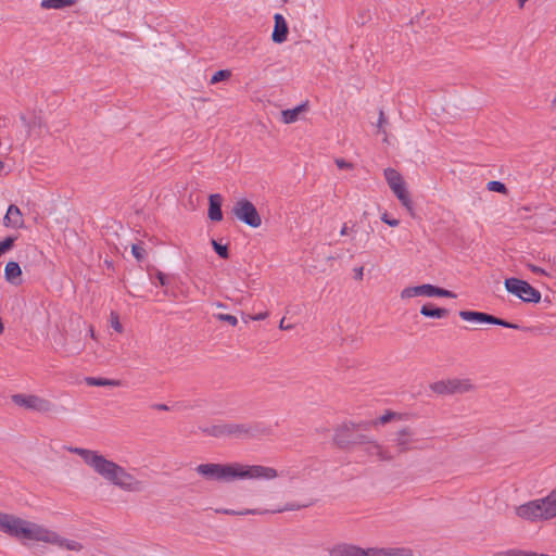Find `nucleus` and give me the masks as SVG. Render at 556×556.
Returning <instances> with one entry per match:
<instances>
[{
	"label": "nucleus",
	"mask_w": 556,
	"mask_h": 556,
	"mask_svg": "<svg viewBox=\"0 0 556 556\" xmlns=\"http://www.w3.org/2000/svg\"><path fill=\"white\" fill-rule=\"evenodd\" d=\"M4 169V163L2 161H0V174H2Z\"/></svg>",
	"instance_id": "09e8293b"
},
{
	"label": "nucleus",
	"mask_w": 556,
	"mask_h": 556,
	"mask_svg": "<svg viewBox=\"0 0 556 556\" xmlns=\"http://www.w3.org/2000/svg\"><path fill=\"white\" fill-rule=\"evenodd\" d=\"M384 123H386L384 114H383V112H382V111H380V113H379V119H378V124H377L378 128H379V129H382V128H383Z\"/></svg>",
	"instance_id": "79ce46f5"
},
{
	"label": "nucleus",
	"mask_w": 556,
	"mask_h": 556,
	"mask_svg": "<svg viewBox=\"0 0 556 556\" xmlns=\"http://www.w3.org/2000/svg\"><path fill=\"white\" fill-rule=\"evenodd\" d=\"M216 306L217 307H224V304L223 303H216Z\"/></svg>",
	"instance_id": "3c124183"
},
{
	"label": "nucleus",
	"mask_w": 556,
	"mask_h": 556,
	"mask_svg": "<svg viewBox=\"0 0 556 556\" xmlns=\"http://www.w3.org/2000/svg\"><path fill=\"white\" fill-rule=\"evenodd\" d=\"M248 316H249V315L243 316V320H244V321L251 320L250 318H248Z\"/></svg>",
	"instance_id": "603ef678"
},
{
	"label": "nucleus",
	"mask_w": 556,
	"mask_h": 556,
	"mask_svg": "<svg viewBox=\"0 0 556 556\" xmlns=\"http://www.w3.org/2000/svg\"><path fill=\"white\" fill-rule=\"evenodd\" d=\"M110 325L111 327L117 331V332H123V326L119 321V317H118V314L115 313V312H111L110 314Z\"/></svg>",
	"instance_id": "72a5a7b5"
},
{
	"label": "nucleus",
	"mask_w": 556,
	"mask_h": 556,
	"mask_svg": "<svg viewBox=\"0 0 556 556\" xmlns=\"http://www.w3.org/2000/svg\"><path fill=\"white\" fill-rule=\"evenodd\" d=\"M476 389L469 378H448L430 384V390L438 395H453L472 392Z\"/></svg>",
	"instance_id": "39448f33"
},
{
	"label": "nucleus",
	"mask_w": 556,
	"mask_h": 556,
	"mask_svg": "<svg viewBox=\"0 0 556 556\" xmlns=\"http://www.w3.org/2000/svg\"><path fill=\"white\" fill-rule=\"evenodd\" d=\"M199 476L208 481L232 482L236 480H274L279 477L276 468L263 465L233 463H205L195 467Z\"/></svg>",
	"instance_id": "f03ea898"
},
{
	"label": "nucleus",
	"mask_w": 556,
	"mask_h": 556,
	"mask_svg": "<svg viewBox=\"0 0 556 556\" xmlns=\"http://www.w3.org/2000/svg\"><path fill=\"white\" fill-rule=\"evenodd\" d=\"M22 522L23 519L17 516L0 513V531L10 536L17 539Z\"/></svg>",
	"instance_id": "f3484780"
},
{
	"label": "nucleus",
	"mask_w": 556,
	"mask_h": 556,
	"mask_svg": "<svg viewBox=\"0 0 556 556\" xmlns=\"http://www.w3.org/2000/svg\"><path fill=\"white\" fill-rule=\"evenodd\" d=\"M22 268L15 261H10L4 267V279L7 282L13 286H20L23 282Z\"/></svg>",
	"instance_id": "412c9836"
},
{
	"label": "nucleus",
	"mask_w": 556,
	"mask_h": 556,
	"mask_svg": "<svg viewBox=\"0 0 556 556\" xmlns=\"http://www.w3.org/2000/svg\"><path fill=\"white\" fill-rule=\"evenodd\" d=\"M420 314L429 318H444L447 315V311L444 308L432 307L430 304H425L420 308Z\"/></svg>",
	"instance_id": "a878e982"
},
{
	"label": "nucleus",
	"mask_w": 556,
	"mask_h": 556,
	"mask_svg": "<svg viewBox=\"0 0 556 556\" xmlns=\"http://www.w3.org/2000/svg\"><path fill=\"white\" fill-rule=\"evenodd\" d=\"M527 1H528V0H517L518 5H519L520 8H523V5L526 4V2H527Z\"/></svg>",
	"instance_id": "49530a36"
},
{
	"label": "nucleus",
	"mask_w": 556,
	"mask_h": 556,
	"mask_svg": "<svg viewBox=\"0 0 556 556\" xmlns=\"http://www.w3.org/2000/svg\"><path fill=\"white\" fill-rule=\"evenodd\" d=\"M383 176L389 188L401 202V204L404 207L410 210L412 199L409 197V192L403 176L396 169L391 167H388L383 170Z\"/></svg>",
	"instance_id": "0eeeda50"
},
{
	"label": "nucleus",
	"mask_w": 556,
	"mask_h": 556,
	"mask_svg": "<svg viewBox=\"0 0 556 556\" xmlns=\"http://www.w3.org/2000/svg\"><path fill=\"white\" fill-rule=\"evenodd\" d=\"M381 220L389 225L390 227H397L400 224V220L396 218H391L388 213L381 214Z\"/></svg>",
	"instance_id": "e433bc0d"
},
{
	"label": "nucleus",
	"mask_w": 556,
	"mask_h": 556,
	"mask_svg": "<svg viewBox=\"0 0 556 556\" xmlns=\"http://www.w3.org/2000/svg\"><path fill=\"white\" fill-rule=\"evenodd\" d=\"M212 245L215 250V252L223 258H228L229 257V253H228V247L227 245H224V244H220L219 242H217L216 240H212Z\"/></svg>",
	"instance_id": "2f4dec72"
},
{
	"label": "nucleus",
	"mask_w": 556,
	"mask_h": 556,
	"mask_svg": "<svg viewBox=\"0 0 556 556\" xmlns=\"http://www.w3.org/2000/svg\"><path fill=\"white\" fill-rule=\"evenodd\" d=\"M231 77V71L229 70H219L213 74L210 79L211 85H216L220 81L228 80Z\"/></svg>",
	"instance_id": "cd10ccee"
},
{
	"label": "nucleus",
	"mask_w": 556,
	"mask_h": 556,
	"mask_svg": "<svg viewBox=\"0 0 556 556\" xmlns=\"http://www.w3.org/2000/svg\"><path fill=\"white\" fill-rule=\"evenodd\" d=\"M459 317L465 321L475 323V324H492V325L503 326L505 328H511V329L518 328V326L515 324L508 323L506 320L500 319L497 317H494L492 315H489V314L482 313V312L460 311Z\"/></svg>",
	"instance_id": "f8f14e48"
},
{
	"label": "nucleus",
	"mask_w": 556,
	"mask_h": 556,
	"mask_svg": "<svg viewBox=\"0 0 556 556\" xmlns=\"http://www.w3.org/2000/svg\"><path fill=\"white\" fill-rule=\"evenodd\" d=\"M67 451L78 455L94 473L114 486L125 492H141L143 490L142 481L99 451L72 446L67 447Z\"/></svg>",
	"instance_id": "f257e3e1"
},
{
	"label": "nucleus",
	"mask_w": 556,
	"mask_h": 556,
	"mask_svg": "<svg viewBox=\"0 0 556 556\" xmlns=\"http://www.w3.org/2000/svg\"><path fill=\"white\" fill-rule=\"evenodd\" d=\"M12 401L18 406L40 413L49 412L52 407L50 401L34 394H15Z\"/></svg>",
	"instance_id": "9b49d317"
},
{
	"label": "nucleus",
	"mask_w": 556,
	"mask_h": 556,
	"mask_svg": "<svg viewBox=\"0 0 556 556\" xmlns=\"http://www.w3.org/2000/svg\"><path fill=\"white\" fill-rule=\"evenodd\" d=\"M51 531L52 529L42 525L23 519L17 539L21 541H34L48 544Z\"/></svg>",
	"instance_id": "9d476101"
},
{
	"label": "nucleus",
	"mask_w": 556,
	"mask_h": 556,
	"mask_svg": "<svg viewBox=\"0 0 556 556\" xmlns=\"http://www.w3.org/2000/svg\"><path fill=\"white\" fill-rule=\"evenodd\" d=\"M552 108L556 110V93H555V97L552 100Z\"/></svg>",
	"instance_id": "de8ad7c7"
},
{
	"label": "nucleus",
	"mask_w": 556,
	"mask_h": 556,
	"mask_svg": "<svg viewBox=\"0 0 556 556\" xmlns=\"http://www.w3.org/2000/svg\"><path fill=\"white\" fill-rule=\"evenodd\" d=\"M274 30L271 33V40L275 43H282L287 40L289 34V27L286 18L280 14L274 15Z\"/></svg>",
	"instance_id": "6ab92c4d"
},
{
	"label": "nucleus",
	"mask_w": 556,
	"mask_h": 556,
	"mask_svg": "<svg viewBox=\"0 0 556 556\" xmlns=\"http://www.w3.org/2000/svg\"><path fill=\"white\" fill-rule=\"evenodd\" d=\"M208 218L213 222H220L223 219L222 203L223 198L219 193L211 194L208 198Z\"/></svg>",
	"instance_id": "4be33fe9"
},
{
	"label": "nucleus",
	"mask_w": 556,
	"mask_h": 556,
	"mask_svg": "<svg viewBox=\"0 0 556 556\" xmlns=\"http://www.w3.org/2000/svg\"><path fill=\"white\" fill-rule=\"evenodd\" d=\"M268 317V313L267 312H263V313H258L256 315H249L248 318H250L251 320H264Z\"/></svg>",
	"instance_id": "a19ab883"
},
{
	"label": "nucleus",
	"mask_w": 556,
	"mask_h": 556,
	"mask_svg": "<svg viewBox=\"0 0 556 556\" xmlns=\"http://www.w3.org/2000/svg\"><path fill=\"white\" fill-rule=\"evenodd\" d=\"M486 189L492 192H498L502 194H507L506 186L497 180H491L486 184Z\"/></svg>",
	"instance_id": "c756f323"
},
{
	"label": "nucleus",
	"mask_w": 556,
	"mask_h": 556,
	"mask_svg": "<svg viewBox=\"0 0 556 556\" xmlns=\"http://www.w3.org/2000/svg\"><path fill=\"white\" fill-rule=\"evenodd\" d=\"M204 432L215 438L248 439L255 437L258 429L249 424L219 422L206 428Z\"/></svg>",
	"instance_id": "20e7f679"
},
{
	"label": "nucleus",
	"mask_w": 556,
	"mask_h": 556,
	"mask_svg": "<svg viewBox=\"0 0 556 556\" xmlns=\"http://www.w3.org/2000/svg\"><path fill=\"white\" fill-rule=\"evenodd\" d=\"M396 418L400 419V416L397 414H395L393 412H387L383 415H381L380 417H378L377 419L372 420L371 425L374 427H376L378 425H386V424H388L391 420L396 419Z\"/></svg>",
	"instance_id": "c85d7f7f"
},
{
	"label": "nucleus",
	"mask_w": 556,
	"mask_h": 556,
	"mask_svg": "<svg viewBox=\"0 0 556 556\" xmlns=\"http://www.w3.org/2000/svg\"><path fill=\"white\" fill-rule=\"evenodd\" d=\"M215 318L220 320V321H225V323H228L229 325H231L232 327H236L238 325V319L236 316L233 315H230V314H223V313H219V314H216L215 315Z\"/></svg>",
	"instance_id": "473e14b6"
},
{
	"label": "nucleus",
	"mask_w": 556,
	"mask_h": 556,
	"mask_svg": "<svg viewBox=\"0 0 556 556\" xmlns=\"http://www.w3.org/2000/svg\"><path fill=\"white\" fill-rule=\"evenodd\" d=\"M364 450L367 454L376 457L379 460L390 462L393 459L391 452L375 440L366 442Z\"/></svg>",
	"instance_id": "aec40b11"
},
{
	"label": "nucleus",
	"mask_w": 556,
	"mask_h": 556,
	"mask_svg": "<svg viewBox=\"0 0 556 556\" xmlns=\"http://www.w3.org/2000/svg\"><path fill=\"white\" fill-rule=\"evenodd\" d=\"M356 545L337 544L329 548V556H356Z\"/></svg>",
	"instance_id": "393cba45"
},
{
	"label": "nucleus",
	"mask_w": 556,
	"mask_h": 556,
	"mask_svg": "<svg viewBox=\"0 0 556 556\" xmlns=\"http://www.w3.org/2000/svg\"><path fill=\"white\" fill-rule=\"evenodd\" d=\"M131 253L137 261H142L146 256V250L143 249V247L138 244H132Z\"/></svg>",
	"instance_id": "f704fd0d"
},
{
	"label": "nucleus",
	"mask_w": 556,
	"mask_h": 556,
	"mask_svg": "<svg viewBox=\"0 0 556 556\" xmlns=\"http://www.w3.org/2000/svg\"><path fill=\"white\" fill-rule=\"evenodd\" d=\"M394 442L400 453H406L415 447L416 433L412 428L404 427L395 433Z\"/></svg>",
	"instance_id": "2eb2a0df"
},
{
	"label": "nucleus",
	"mask_w": 556,
	"mask_h": 556,
	"mask_svg": "<svg viewBox=\"0 0 556 556\" xmlns=\"http://www.w3.org/2000/svg\"><path fill=\"white\" fill-rule=\"evenodd\" d=\"M302 506L296 505V504H285V505H276V506H273V507L266 508V509H247V510H243V511H236V510H232V509H219L217 511L226 514V515L279 514V513H285V511L298 510Z\"/></svg>",
	"instance_id": "dca6fc26"
},
{
	"label": "nucleus",
	"mask_w": 556,
	"mask_h": 556,
	"mask_svg": "<svg viewBox=\"0 0 556 556\" xmlns=\"http://www.w3.org/2000/svg\"><path fill=\"white\" fill-rule=\"evenodd\" d=\"M451 298L455 299L456 294L450 290L437 287L431 283H424L419 286H409L402 289L400 298L402 300H409L413 298Z\"/></svg>",
	"instance_id": "423d86ee"
},
{
	"label": "nucleus",
	"mask_w": 556,
	"mask_h": 556,
	"mask_svg": "<svg viewBox=\"0 0 556 556\" xmlns=\"http://www.w3.org/2000/svg\"><path fill=\"white\" fill-rule=\"evenodd\" d=\"M349 233V228L346 225H344L341 230H340V235L341 236H346Z\"/></svg>",
	"instance_id": "a18cd8bd"
},
{
	"label": "nucleus",
	"mask_w": 556,
	"mask_h": 556,
	"mask_svg": "<svg viewBox=\"0 0 556 556\" xmlns=\"http://www.w3.org/2000/svg\"><path fill=\"white\" fill-rule=\"evenodd\" d=\"M353 271H354V278L358 281H362L363 277H364V267L363 266L356 267L353 269Z\"/></svg>",
	"instance_id": "ea45409f"
},
{
	"label": "nucleus",
	"mask_w": 556,
	"mask_h": 556,
	"mask_svg": "<svg viewBox=\"0 0 556 556\" xmlns=\"http://www.w3.org/2000/svg\"><path fill=\"white\" fill-rule=\"evenodd\" d=\"M336 164H337V166H338L340 169H352V168H353V164H352V163L346 162V161H345V160H343V159H337V160H336Z\"/></svg>",
	"instance_id": "4c0bfd02"
},
{
	"label": "nucleus",
	"mask_w": 556,
	"mask_h": 556,
	"mask_svg": "<svg viewBox=\"0 0 556 556\" xmlns=\"http://www.w3.org/2000/svg\"><path fill=\"white\" fill-rule=\"evenodd\" d=\"M89 336H91V338H94V330L92 327L89 329Z\"/></svg>",
	"instance_id": "8fccbe9b"
},
{
	"label": "nucleus",
	"mask_w": 556,
	"mask_h": 556,
	"mask_svg": "<svg viewBox=\"0 0 556 556\" xmlns=\"http://www.w3.org/2000/svg\"><path fill=\"white\" fill-rule=\"evenodd\" d=\"M285 321H286V319H285V318H282V319L280 320V323H279V328H280L281 330H289V329H291V328H292V326H291V325H287Z\"/></svg>",
	"instance_id": "37998d69"
},
{
	"label": "nucleus",
	"mask_w": 556,
	"mask_h": 556,
	"mask_svg": "<svg viewBox=\"0 0 556 556\" xmlns=\"http://www.w3.org/2000/svg\"><path fill=\"white\" fill-rule=\"evenodd\" d=\"M3 226L12 229L24 228V217L21 210L16 205H9L3 217Z\"/></svg>",
	"instance_id": "a211bd4d"
},
{
	"label": "nucleus",
	"mask_w": 556,
	"mask_h": 556,
	"mask_svg": "<svg viewBox=\"0 0 556 556\" xmlns=\"http://www.w3.org/2000/svg\"><path fill=\"white\" fill-rule=\"evenodd\" d=\"M79 1L80 0H41L40 8L42 10H65L77 5Z\"/></svg>",
	"instance_id": "5701e85b"
},
{
	"label": "nucleus",
	"mask_w": 556,
	"mask_h": 556,
	"mask_svg": "<svg viewBox=\"0 0 556 556\" xmlns=\"http://www.w3.org/2000/svg\"><path fill=\"white\" fill-rule=\"evenodd\" d=\"M161 409H167V407L165 405H162Z\"/></svg>",
	"instance_id": "864d4df0"
},
{
	"label": "nucleus",
	"mask_w": 556,
	"mask_h": 556,
	"mask_svg": "<svg viewBox=\"0 0 556 556\" xmlns=\"http://www.w3.org/2000/svg\"><path fill=\"white\" fill-rule=\"evenodd\" d=\"M527 267L533 273V274H538V275H544V276H548L547 271L544 270L543 268L539 267V266H535L533 264H528Z\"/></svg>",
	"instance_id": "58836bf2"
},
{
	"label": "nucleus",
	"mask_w": 556,
	"mask_h": 556,
	"mask_svg": "<svg viewBox=\"0 0 556 556\" xmlns=\"http://www.w3.org/2000/svg\"><path fill=\"white\" fill-rule=\"evenodd\" d=\"M231 212L237 219L252 228H258L262 225V218L256 207L247 199L238 200L233 204Z\"/></svg>",
	"instance_id": "1a4fd4ad"
},
{
	"label": "nucleus",
	"mask_w": 556,
	"mask_h": 556,
	"mask_svg": "<svg viewBox=\"0 0 556 556\" xmlns=\"http://www.w3.org/2000/svg\"><path fill=\"white\" fill-rule=\"evenodd\" d=\"M157 279H159V281H160V283L162 286H164L166 283V278H165V275L163 273H159L157 274Z\"/></svg>",
	"instance_id": "c03bdc74"
},
{
	"label": "nucleus",
	"mask_w": 556,
	"mask_h": 556,
	"mask_svg": "<svg viewBox=\"0 0 556 556\" xmlns=\"http://www.w3.org/2000/svg\"><path fill=\"white\" fill-rule=\"evenodd\" d=\"M306 104H300L293 109L285 110L281 112V121L285 124L295 123L300 118V115L306 112Z\"/></svg>",
	"instance_id": "b1692460"
},
{
	"label": "nucleus",
	"mask_w": 556,
	"mask_h": 556,
	"mask_svg": "<svg viewBox=\"0 0 556 556\" xmlns=\"http://www.w3.org/2000/svg\"><path fill=\"white\" fill-rule=\"evenodd\" d=\"M15 240L16 237H7L2 241H0V256L13 248Z\"/></svg>",
	"instance_id": "7c9ffc66"
},
{
	"label": "nucleus",
	"mask_w": 556,
	"mask_h": 556,
	"mask_svg": "<svg viewBox=\"0 0 556 556\" xmlns=\"http://www.w3.org/2000/svg\"><path fill=\"white\" fill-rule=\"evenodd\" d=\"M48 544L56 546L60 549L73 553H80L84 549V544L79 540L74 538L62 536L54 530L51 531Z\"/></svg>",
	"instance_id": "4468645a"
},
{
	"label": "nucleus",
	"mask_w": 556,
	"mask_h": 556,
	"mask_svg": "<svg viewBox=\"0 0 556 556\" xmlns=\"http://www.w3.org/2000/svg\"><path fill=\"white\" fill-rule=\"evenodd\" d=\"M515 513L519 518L532 522L556 518V486L545 496L517 506Z\"/></svg>",
	"instance_id": "7ed1b4c3"
},
{
	"label": "nucleus",
	"mask_w": 556,
	"mask_h": 556,
	"mask_svg": "<svg viewBox=\"0 0 556 556\" xmlns=\"http://www.w3.org/2000/svg\"><path fill=\"white\" fill-rule=\"evenodd\" d=\"M504 286L507 292L517 296L523 302L539 303L541 301V292L534 289L525 280L518 278H507L504 281Z\"/></svg>",
	"instance_id": "6e6552de"
},
{
	"label": "nucleus",
	"mask_w": 556,
	"mask_h": 556,
	"mask_svg": "<svg viewBox=\"0 0 556 556\" xmlns=\"http://www.w3.org/2000/svg\"><path fill=\"white\" fill-rule=\"evenodd\" d=\"M523 549H506L494 553L492 556H523Z\"/></svg>",
	"instance_id": "c9c22d12"
},
{
	"label": "nucleus",
	"mask_w": 556,
	"mask_h": 556,
	"mask_svg": "<svg viewBox=\"0 0 556 556\" xmlns=\"http://www.w3.org/2000/svg\"><path fill=\"white\" fill-rule=\"evenodd\" d=\"M86 383L92 387H119L121 381L115 379H106V378H97V377H88L86 378Z\"/></svg>",
	"instance_id": "bb28decb"
},
{
	"label": "nucleus",
	"mask_w": 556,
	"mask_h": 556,
	"mask_svg": "<svg viewBox=\"0 0 556 556\" xmlns=\"http://www.w3.org/2000/svg\"><path fill=\"white\" fill-rule=\"evenodd\" d=\"M356 556H414L410 548L406 547H368L357 546Z\"/></svg>",
	"instance_id": "ddd939ff"
}]
</instances>
